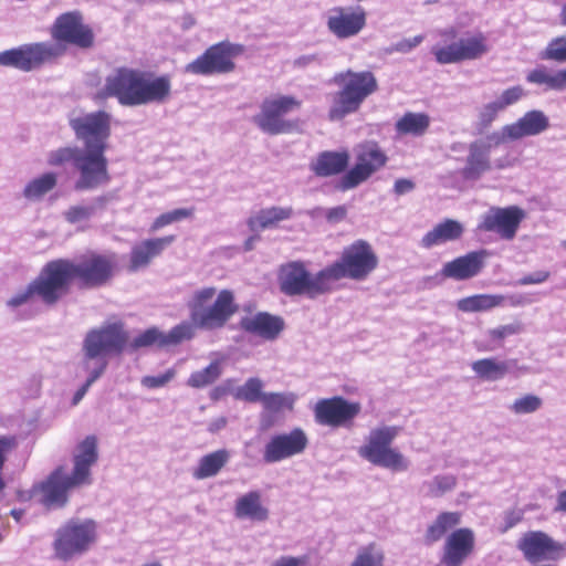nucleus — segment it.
Returning <instances> with one entry per match:
<instances>
[{
	"label": "nucleus",
	"mask_w": 566,
	"mask_h": 566,
	"mask_svg": "<svg viewBox=\"0 0 566 566\" xmlns=\"http://www.w3.org/2000/svg\"><path fill=\"white\" fill-rule=\"evenodd\" d=\"M50 34L54 43H28L0 52V65L30 72L64 55L67 44L90 49L95 39L92 28L84 23L78 11L60 14L51 25Z\"/></svg>",
	"instance_id": "obj_1"
},
{
	"label": "nucleus",
	"mask_w": 566,
	"mask_h": 566,
	"mask_svg": "<svg viewBox=\"0 0 566 566\" xmlns=\"http://www.w3.org/2000/svg\"><path fill=\"white\" fill-rule=\"evenodd\" d=\"M171 86L168 74L157 75L150 71L120 66L106 76L104 86L92 98L102 103L115 97L122 106L130 107L163 104L170 98Z\"/></svg>",
	"instance_id": "obj_2"
},
{
	"label": "nucleus",
	"mask_w": 566,
	"mask_h": 566,
	"mask_svg": "<svg viewBox=\"0 0 566 566\" xmlns=\"http://www.w3.org/2000/svg\"><path fill=\"white\" fill-rule=\"evenodd\" d=\"M49 262L63 296L69 293L72 283L83 290L104 286L118 270L114 252L88 251L75 260L59 258Z\"/></svg>",
	"instance_id": "obj_3"
},
{
	"label": "nucleus",
	"mask_w": 566,
	"mask_h": 566,
	"mask_svg": "<svg viewBox=\"0 0 566 566\" xmlns=\"http://www.w3.org/2000/svg\"><path fill=\"white\" fill-rule=\"evenodd\" d=\"M97 459V439L95 436H87L76 447L72 473L65 475L64 469L59 467L39 485L41 502L48 507L64 506L67 503L70 490L92 483L91 468Z\"/></svg>",
	"instance_id": "obj_4"
},
{
	"label": "nucleus",
	"mask_w": 566,
	"mask_h": 566,
	"mask_svg": "<svg viewBox=\"0 0 566 566\" xmlns=\"http://www.w3.org/2000/svg\"><path fill=\"white\" fill-rule=\"evenodd\" d=\"M332 82L338 91L332 95L328 119L342 120L357 113L365 101L379 90L378 80L371 71H353L350 69L336 73Z\"/></svg>",
	"instance_id": "obj_5"
},
{
	"label": "nucleus",
	"mask_w": 566,
	"mask_h": 566,
	"mask_svg": "<svg viewBox=\"0 0 566 566\" xmlns=\"http://www.w3.org/2000/svg\"><path fill=\"white\" fill-rule=\"evenodd\" d=\"M214 287H203L193 293L189 302L190 318L199 328L213 331L222 328L238 312L234 294L231 290H221L211 305L209 302L216 296Z\"/></svg>",
	"instance_id": "obj_6"
},
{
	"label": "nucleus",
	"mask_w": 566,
	"mask_h": 566,
	"mask_svg": "<svg viewBox=\"0 0 566 566\" xmlns=\"http://www.w3.org/2000/svg\"><path fill=\"white\" fill-rule=\"evenodd\" d=\"M378 264L379 259L371 244L359 239L346 247L340 258L326 266V270L333 285L342 279L364 281L378 268Z\"/></svg>",
	"instance_id": "obj_7"
},
{
	"label": "nucleus",
	"mask_w": 566,
	"mask_h": 566,
	"mask_svg": "<svg viewBox=\"0 0 566 566\" xmlns=\"http://www.w3.org/2000/svg\"><path fill=\"white\" fill-rule=\"evenodd\" d=\"M400 428L384 426L370 430L366 442L359 447L358 454L376 467L394 472L406 471L409 468L408 459L396 448L394 440L398 437Z\"/></svg>",
	"instance_id": "obj_8"
},
{
	"label": "nucleus",
	"mask_w": 566,
	"mask_h": 566,
	"mask_svg": "<svg viewBox=\"0 0 566 566\" xmlns=\"http://www.w3.org/2000/svg\"><path fill=\"white\" fill-rule=\"evenodd\" d=\"M277 280L280 291L287 296L305 295L315 298L333 290L326 268L313 275L302 261L281 265Z\"/></svg>",
	"instance_id": "obj_9"
},
{
	"label": "nucleus",
	"mask_w": 566,
	"mask_h": 566,
	"mask_svg": "<svg viewBox=\"0 0 566 566\" xmlns=\"http://www.w3.org/2000/svg\"><path fill=\"white\" fill-rule=\"evenodd\" d=\"M302 101L293 95L266 97L260 105V112L253 116L254 124L265 134L283 135L301 130L300 119H285L284 116L300 109Z\"/></svg>",
	"instance_id": "obj_10"
},
{
	"label": "nucleus",
	"mask_w": 566,
	"mask_h": 566,
	"mask_svg": "<svg viewBox=\"0 0 566 566\" xmlns=\"http://www.w3.org/2000/svg\"><path fill=\"white\" fill-rule=\"evenodd\" d=\"M443 45L432 48V54L439 64H453L480 59L489 52L488 39L482 32L457 40V30L449 28L440 32Z\"/></svg>",
	"instance_id": "obj_11"
},
{
	"label": "nucleus",
	"mask_w": 566,
	"mask_h": 566,
	"mask_svg": "<svg viewBox=\"0 0 566 566\" xmlns=\"http://www.w3.org/2000/svg\"><path fill=\"white\" fill-rule=\"evenodd\" d=\"M244 46L229 41H221L208 46L192 62L185 66V72L199 76L229 74L235 70L234 60L243 54Z\"/></svg>",
	"instance_id": "obj_12"
},
{
	"label": "nucleus",
	"mask_w": 566,
	"mask_h": 566,
	"mask_svg": "<svg viewBox=\"0 0 566 566\" xmlns=\"http://www.w3.org/2000/svg\"><path fill=\"white\" fill-rule=\"evenodd\" d=\"M128 335L122 323H109L87 332L83 342L84 366L88 369V361L106 360L109 354H120L126 346Z\"/></svg>",
	"instance_id": "obj_13"
},
{
	"label": "nucleus",
	"mask_w": 566,
	"mask_h": 566,
	"mask_svg": "<svg viewBox=\"0 0 566 566\" xmlns=\"http://www.w3.org/2000/svg\"><path fill=\"white\" fill-rule=\"evenodd\" d=\"M96 541V523L93 520L72 518L62 525L53 543L57 558L67 560L86 552Z\"/></svg>",
	"instance_id": "obj_14"
},
{
	"label": "nucleus",
	"mask_w": 566,
	"mask_h": 566,
	"mask_svg": "<svg viewBox=\"0 0 566 566\" xmlns=\"http://www.w3.org/2000/svg\"><path fill=\"white\" fill-rule=\"evenodd\" d=\"M355 165L340 178L343 191L356 188L387 165L388 156L377 142L367 140L355 148Z\"/></svg>",
	"instance_id": "obj_15"
},
{
	"label": "nucleus",
	"mask_w": 566,
	"mask_h": 566,
	"mask_svg": "<svg viewBox=\"0 0 566 566\" xmlns=\"http://www.w3.org/2000/svg\"><path fill=\"white\" fill-rule=\"evenodd\" d=\"M105 151L103 146L97 149H83L81 156L75 158L74 171L77 174L74 182L75 190H94L111 181Z\"/></svg>",
	"instance_id": "obj_16"
},
{
	"label": "nucleus",
	"mask_w": 566,
	"mask_h": 566,
	"mask_svg": "<svg viewBox=\"0 0 566 566\" xmlns=\"http://www.w3.org/2000/svg\"><path fill=\"white\" fill-rule=\"evenodd\" d=\"M517 548L532 564L548 560L556 562L566 555V543L555 541L543 531H530L523 534Z\"/></svg>",
	"instance_id": "obj_17"
},
{
	"label": "nucleus",
	"mask_w": 566,
	"mask_h": 566,
	"mask_svg": "<svg viewBox=\"0 0 566 566\" xmlns=\"http://www.w3.org/2000/svg\"><path fill=\"white\" fill-rule=\"evenodd\" d=\"M360 410L359 402L348 401L340 396L319 399L313 408L315 422L331 428L350 426Z\"/></svg>",
	"instance_id": "obj_18"
},
{
	"label": "nucleus",
	"mask_w": 566,
	"mask_h": 566,
	"mask_svg": "<svg viewBox=\"0 0 566 566\" xmlns=\"http://www.w3.org/2000/svg\"><path fill=\"white\" fill-rule=\"evenodd\" d=\"M76 137L84 142V149H97L101 146L107 149V139L111 136V115L105 111H97L70 122Z\"/></svg>",
	"instance_id": "obj_19"
},
{
	"label": "nucleus",
	"mask_w": 566,
	"mask_h": 566,
	"mask_svg": "<svg viewBox=\"0 0 566 566\" xmlns=\"http://www.w3.org/2000/svg\"><path fill=\"white\" fill-rule=\"evenodd\" d=\"M34 296L50 306L56 304L63 297L50 262L45 263L39 275L23 291L12 296L7 304L11 307H18L28 303Z\"/></svg>",
	"instance_id": "obj_20"
},
{
	"label": "nucleus",
	"mask_w": 566,
	"mask_h": 566,
	"mask_svg": "<svg viewBox=\"0 0 566 566\" xmlns=\"http://www.w3.org/2000/svg\"><path fill=\"white\" fill-rule=\"evenodd\" d=\"M326 25L337 39L358 35L367 25V11L361 6H336L328 11Z\"/></svg>",
	"instance_id": "obj_21"
},
{
	"label": "nucleus",
	"mask_w": 566,
	"mask_h": 566,
	"mask_svg": "<svg viewBox=\"0 0 566 566\" xmlns=\"http://www.w3.org/2000/svg\"><path fill=\"white\" fill-rule=\"evenodd\" d=\"M308 446V438L302 428L271 437L263 450L265 463H276L303 453Z\"/></svg>",
	"instance_id": "obj_22"
},
{
	"label": "nucleus",
	"mask_w": 566,
	"mask_h": 566,
	"mask_svg": "<svg viewBox=\"0 0 566 566\" xmlns=\"http://www.w3.org/2000/svg\"><path fill=\"white\" fill-rule=\"evenodd\" d=\"M474 549L475 534L471 528L453 530L446 537L438 566H462Z\"/></svg>",
	"instance_id": "obj_23"
},
{
	"label": "nucleus",
	"mask_w": 566,
	"mask_h": 566,
	"mask_svg": "<svg viewBox=\"0 0 566 566\" xmlns=\"http://www.w3.org/2000/svg\"><path fill=\"white\" fill-rule=\"evenodd\" d=\"M524 217V211L517 206L491 208L483 216L478 229L484 232H496L501 238L512 240Z\"/></svg>",
	"instance_id": "obj_24"
},
{
	"label": "nucleus",
	"mask_w": 566,
	"mask_h": 566,
	"mask_svg": "<svg viewBox=\"0 0 566 566\" xmlns=\"http://www.w3.org/2000/svg\"><path fill=\"white\" fill-rule=\"evenodd\" d=\"M549 127V119L542 111L526 112L515 123L502 127L501 134H492L491 139L495 145L507 140H517L526 136H535L545 132Z\"/></svg>",
	"instance_id": "obj_25"
},
{
	"label": "nucleus",
	"mask_w": 566,
	"mask_h": 566,
	"mask_svg": "<svg viewBox=\"0 0 566 566\" xmlns=\"http://www.w3.org/2000/svg\"><path fill=\"white\" fill-rule=\"evenodd\" d=\"M489 252L484 249L469 252L447 262L441 270L443 277L464 281L476 276L485 264Z\"/></svg>",
	"instance_id": "obj_26"
},
{
	"label": "nucleus",
	"mask_w": 566,
	"mask_h": 566,
	"mask_svg": "<svg viewBox=\"0 0 566 566\" xmlns=\"http://www.w3.org/2000/svg\"><path fill=\"white\" fill-rule=\"evenodd\" d=\"M176 240L174 234L161 238L147 239L133 247L129 256L128 270L136 272L146 268L151 260L161 254V252Z\"/></svg>",
	"instance_id": "obj_27"
},
{
	"label": "nucleus",
	"mask_w": 566,
	"mask_h": 566,
	"mask_svg": "<svg viewBox=\"0 0 566 566\" xmlns=\"http://www.w3.org/2000/svg\"><path fill=\"white\" fill-rule=\"evenodd\" d=\"M284 319L281 316L268 312H259L253 316L242 317L240 321L243 331L268 340L275 339L284 329Z\"/></svg>",
	"instance_id": "obj_28"
},
{
	"label": "nucleus",
	"mask_w": 566,
	"mask_h": 566,
	"mask_svg": "<svg viewBox=\"0 0 566 566\" xmlns=\"http://www.w3.org/2000/svg\"><path fill=\"white\" fill-rule=\"evenodd\" d=\"M234 516L239 520L252 522H265L270 517V511L262 501V494L258 490L249 491L240 495L233 507Z\"/></svg>",
	"instance_id": "obj_29"
},
{
	"label": "nucleus",
	"mask_w": 566,
	"mask_h": 566,
	"mask_svg": "<svg viewBox=\"0 0 566 566\" xmlns=\"http://www.w3.org/2000/svg\"><path fill=\"white\" fill-rule=\"evenodd\" d=\"M490 149L491 146L481 140H474L469 145L465 165L461 169L464 179L476 180L491 169Z\"/></svg>",
	"instance_id": "obj_30"
},
{
	"label": "nucleus",
	"mask_w": 566,
	"mask_h": 566,
	"mask_svg": "<svg viewBox=\"0 0 566 566\" xmlns=\"http://www.w3.org/2000/svg\"><path fill=\"white\" fill-rule=\"evenodd\" d=\"M349 163V154L343 151H322L312 164V171L318 177H329L344 172Z\"/></svg>",
	"instance_id": "obj_31"
},
{
	"label": "nucleus",
	"mask_w": 566,
	"mask_h": 566,
	"mask_svg": "<svg viewBox=\"0 0 566 566\" xmlns=\"http://www.w3.org/2000/svg\"><path fill=\"white\" fill-rule=\"evenodd\" d=\"M463 231V226L459 221L446 219L422 237L421 245L429 249L448 241L458 240L462 237Z\"/></svg>",
	"instance_id": "obj_32"
},
{
	"label": "nucleus",
	"mask_w": 566,
	"mask_h": 566,
	"mask_svg": "<svg viewBox=\"0 0 566 566\" xmlns=\"http://www.w3.org/2000/svg\"><path fill=\"white\" fill-rule=\"evenodd\" d=\"M461 523L460 512H441L434 521L429 524L423 534V543L431 546L442 539L446 534Z\"/></svg>",
	"instance_id": "obj_33"
},
{
	"label": "nucleus",
	"mask_w": 566,
	"mask_h": 566,
	"mask_svg": "<svg viewBox=\"0 0 566 566\" xmlns=\"http://www.w3.org/2000/svg\"><path fill=\"white\" fill-rule=\"evenodd\" d=\"M431 124L427 113L406 112L396 123L395 130L398 136H423Z\"/></svg>",
	"instance_id": "obj_34"
},
{
	"label": "nucleus",
	"mask_w": 566,
	"mask_h": 566,
	"mask_svg": "<svg viewBox=\"0 0 566 566\" xmlns=\"http://www.w3.org/2000/svg\"><path fill=\"white\" fill-rule=\"evenodd\" d=\"M230 452L226 449H219L203 455L198 465L193 469L192 475L197 480H203L216 476L229 462Z\"/></svg>",
	"instance_id": "obj_35"
},
{
	"label": "nucleus",
	"mask_w": 566,
	"mask_h": 566,
	"mask_svg": "<svg viewBox=\"0 0 566 566\" xmlns=\"http://www.w3.org/2000/svg\"><path fill=\"white\" fill-rule=\"evenodd\" d=\"M293 214L294 210L292 207H270L261 209L249 219L248 223L252 230H265L291 219Z\"/></svg>",
	"instance_id": "obj_36"
},
{
	"label": "nucleus",
	"mask_w": 566,
	"mask_h": 566,
	"mask_svg": "<svg viewBox=\"0 0 566 566\" xmlns=\"http://www.w3.org/2000/svg\"><path fill=\"white\" fill-rule=\"evenodd\" d=\"M506 297L500 294H476L461 298L458 308L465 313L483 312L503 305Z\"/></svg>",
	"instance_id": "obj_37"
},
{
	"label": "nucleus",
	"mask_w": 566,
	"mask_h": 566,
	"mask_svg": "<svg viewBox=\"0 0 566 566\" xmlns=\"http://www.w3.org/2000/svg\"><path fill=\"white\" fill-rule=\"evenodd\" d=\"M527 82L537 85H544L545 90L563 91L566 88V69L549 73L544 66L536 67L528 72Z\"/></svg>",
	"instance_id": "obj_38"
},
{
	"label": "nucleus",
	"mask_w": 566,
	"mask_h": 566,
	"mask_svg": "<svg viewBox=\"0 0 566 566\" xmlns=\"http://www.w3.org/2000/svg\"><path fill=\"white\" fill-rule=\"evenodd\" d=\"M222 359H216L206 368L191 373L187 379V385L191 388L200 389L214 384L222 375Z\"/></svg>",
	"instance_id": "obj_39"
},
{
	"label": "nucleus",
	"mask_w": 566,
	"mask_h": 566,
	"mask_svg": "<svg viewBox=\"0 0 566 566\" xmlns=\"http://www.w3.org/2000/svg\"><path fill=\"white\" fill-rule=\"evenodd\" d=\"M473 371L481 378L486 380H497L505 376L509 371L505 361H497L494 358H482L472 363Z\"/></svg>",
	"instance_id": "obj_40"
},
{
	"label": "nucleus",
	"mask_w": 566,
	"mask_h": 566,
	"mask_svg": "<svg viewBox=\"0 0 566 566\" xmlns=\"http://www.w3.org/2000/svg\"><path fill=\"white\" fill-rule=\"evenodd\" d=\"M57 179L54 172H45L31 180L24 188L23 195L27 199H40L56 186Z\"/></svg>",
	"instance_id": "obj_41"
},
{
	"label": "nucleus",
	"mask_w": 566,
	"mask_h": 566,
	"mask_svg": "<svg viewBox=\"0 0 566 566\" xmlns=\"http://www.w3.org/2000/svg\"><path fill=\"white\" fill-rule=\"evenodd\" d=\"M385 554L375 543L360 548L350 566H384Z\"/></svg>",
	"instance_id": "obj_42"
},
{
	"label": "nucleus",
	"mask_w": 566,
	"mask_h": 566,
	"mask_svg": "<svg viewBox=\"0 0 566 566\" xmlns=\"http://www.w3.org/2000/svg\"><path fill=\"white\" fill-rule=\"evenodd\" d=\"M541 59L559 63L566 62V35L553 38L541 53Z\"/></svg>",
	"instance_id": "obj_43"
},
{
	"label": "nucleus",
	"mask_w": 566,
	"mask_h": 566,
	"mask_svg": "<svg viewBox=\"0 0 566 566\" xmlns=\"http://www.w3.org/2000/svg\"><path fill=\"white\" fill-rule=\"evenodd\" d=\"M193 208H180L158 216L150 226V231L155 232L168 224L187 219L193 216Z\"/></svg>",
	"instance_id": "obj_44"
},
{
	"label": "nucleus",
	"mask_w": 566,
	"mask_h": 566,
	"mask_svg": "<svg viewBox=\"0 0 566 566\" xmlns=\"http://www.w3.org/2000/svg\"><path fill=\"white\" fill-rule=\"evenodd\" d=\"M83 148L78 147H63L51 151L48 158L50 166H61L65 163H72L75 166V158L80 157Z\"/></svg>",
	"instance_id": "obj_45"
},
{
	"label": "nucleus",
	"mask_w": 566,
	"mask_h": 566,
	"mask_svg": "<svg viewBox=\"0 0 566 566\" xmlns=\"http://www.w3.org/2000/svg\"><path fill=\"white\" fill-rule=\"evenodd\" d=\"M261 402L264 409L270 412H280L284 409L293 408V399L279 392L264 394Z\"/></svg>",
	"instance_id": "obj_46"
},
{
	"label": "nucleus",
	"mask_w": 566,
	"mask_h": 566,
	"mask_svg": "<svg viewBox=\"0 0 566 566\" xmlns=\"http://www.w3.org/2000/svg\"><path fill=\"white\" fill-rule=\"evenodd\" d=\"M192 325L188 322H182L172 327L169 333L165 334L166 346L177 345L184 340H189L193 337Z\"/></svg>",
	"instance_id": "obj_47"
},
{
	"label": "nucleus",
	"mask_w": 566,
	"mask_h": 566,
	"mask_svg": "<svg viewBox=\"0 0 566 566\" xmlns=\"http://www.w3.org/2000/svg\"><path fill=\"white\" fill-rule=\"evenodd\" d=\"M151 345H158L160 347L166 346L165 334L159 332L157 328H148L140 335L134 338L133 346L135 348L147 347Z\"/></svg>",
	"instance_id": "obj_48"
},
{
	"label": "nucleus",
	"mask_w": 566,
	"mask_h": 566,
	"mask_svg": "<svg viewBox=\"0 0 566 566\" xmlns=\"http://www.w3.org/2000/svg\"><path fill=\"white\" fill-rule=\"evenodd\" d=\"M262 381L258 378H250L245 381L239 391V397L248 402L262 401L264 394L262 392Z\"/></svg>",
	"instance_id": "obj_49"
},
{
	"label": "nucleus",
	"mask_w": 566,
	"mask_h": 566,
	"mask_svg": "<svg viewBox=\"0 0 566 566\" xmlns=\"http://www.w3.org/2000/svg\"><path fill=\"white\" fill-rule=\"evenodd\" d=\"M542 406V399L535 395H525L516 399L511 406V410L516 415L532 413Z\"/></svg>",
	"instance_id": "obj_50"
},
{
	"label": "nucleus",
	"mask_w": 566,
	"mask_h": 566,
	"mask_svg": "<svg viewBox=\"0 0 566 566\" xmlns=\"http://www.w3.org/2000/svg\"><path fill=\"white\" fill-rule=\"evenodd\" d=\"M18 448V439L15 436H0V474H2V470L4 463L8 459V455L11 454ZM6 486V483L0 475V491H2Z\"/></svg>",
	"instance_id": "obj_51"
},
{
	"label": "nucleus",
	"mask_w": 566,
	"mask_h": 566,
	"mask_svg": "<svg viewBox=\"0 0 566 566\" xmlns=\"http://www.w3.org/2000/svg\"><path fill=\"white\" fill-rule=\"evenodd\" d=\"M107 367V360H101L99 366L91 371L90 377L83 384V386L75 392L73 397V405H77L87 392L88 388L95 382Z\"/></svg>",
	"instance_id": "obj_52"
},
{
	"label": "nucleus",
	"mask_w": 566,
	"mask_h": 566,
	"mask_svg": "<svg viewBox=\"0 0 566 566\" xmlns=\"http://www.w3.org/2000/svg\"><path fill=\"white\" fill-rule=\"evenodd\" d=\"M503 111L497 101H493L483 106L479 114V123L483 128L489 127L497 117L499 113Z\"/></svg>",
	"instance_id": "obj_53"
},
{
	"label": "nucleus",
	"mask_w": 566,
	"mask_h": 566,
	"mask_svg": "<svg viewBox=\"0 0 566 566\" xmlns=\"http://www.w3.org/2000/svg\"><path fill=\"white\" fill-rule=\"evenodd\" d=\"M522 331L520 323L502 325L489 331V336L493 342L502 343L505 338L516 335Z\"/></svg>",
	"instance_id": "obj_54"
},
{
	"label": "nucleus",
	"mask_w": 566,
	"mask_h": 566,
	"mask_svg": "<svg viewBox=\"0 0 566 566\" xmlns=\"http://www.w3.org/2000/svg\"><path fill=\"white\" fill-rule=\"evenodd\" d=\"M93 207L88 206H72L64 212V218L70 223H76L90 219L93 214Z\"/></svg>",
	"instance_id": "obj_55"
},
{
	"label": "nucleus",
	"mask_w": 566,
	"mask_h": 566,
	"mask_svg": "<svg viewBox=\"0 0 566 566\" xmlns=\"http://www.w3.org/2000/svg\"><path fill=\"white\" fill-rule=\"evenodd\" d=\"M176 371L168 369L164 374L158 376H146L142 379V385L149 389H156L166 386L171 379H174Z\"/></svg>",
	"instance_id": "obj_56"
},
{
	"label": "nucleus",
	"mask_w": 566,
	"mask_h": 566,
	"mask_svg": "<svg viewBox=\"0 0 566 566\" xmlns=\"http://www.w3.org/2000/svg\"><path fill=\"white\" fill-rule=\"evenodd\" d=\"M523 95L524 91L521 86H513L503 91L500 98L496 101L502 105L503 109H505L507 106L513 105L520 101Z\"/></svg>",
	"instance_id": "obj_57"
},
{
	"label": "nucleus",
	"mask_w": 566,
	"mask_h": 566,
	"mask_svg": "<svg viewBox=\"0 0 566 566\" xmlns=\"http://www.w3.org/2000/svg\"><path fill=\"white\" fill-rule=\"evenodd\" d=\"M434 488L431 490V494L434 496L449 491L455 486V479L453 476H437L433 481Z\"/></svg>",
	"instance_id": "obj_58"
},
{
	"label": "nucleus",
	"mask_w": 566,
	"mask_h": 566,
	"mask_svg": "<svg viewBox=\"0 0 566 566\" xmlns=\"http://www.w3.org/2000/svg\"><path fill=\"white\" fill-rule=\"evenodd\" d=\"M524 512L522 510H510L504 513V524L500 527L501 533H506L509 530L517 525L523 518Z\"/></svg>",
	"instance_id": "obj_59"
},
{
	"label": "nucleus",
	"mask_w": 566,
	"mask_h": 566,
	"mask_svg": "<svg viewBox=\"0 0 566 566\" xmlns=\"http://www.w3.org/2000/svg\"><path fill=\"white\" fill-rule=\"evenodd\" d=\"M423 39H424L423 35H416L410 39H403L394 44L392 51L399 52V53H408L412 49L418 46L423 41Z\"/></svg>",
	"instance_id": "obj_60"
},
{
	"label": "nucleus",
	"mask_w": 566,
	"mask_h": 566,
	"mask_svg": "<svg viewBox=\"0 0 566 566\" xmlns=\"http://www.w3.org/2000/svg\"><path fill=\"white\" fill-rule=\"evenodd\" d=\"M551 273L548 271H536L524 275L520 280V284L522 285H531V284H539L548 280Z\"/></svg>",
	"instance_id": "obj_61"
},
{
	"label": "nucleus",
	"mask_w": 566,
	"mask_h": 566,
	"mask_svg": "<svg viewBox=\"0 0 566 566\" xmlns=\"http://www.w3.org/2000/svg\"><path fill=\"white\" fill-rule=\"evenodd\" d=\"M415 189V182L410 179L400 178L395 181L394 191L396 195L401 196Z\"/></svg>",
	"instance_id": "obj_62"
},
{
	"label": "nucleus",
	"mask_w": 566,
	"mask_h": 566,
	"mask_svg": "<svg viewBox=\"0 0 566 566\" xmlns=\"http://www.w3.org/2000/svg\"><path fill=\"white\" fill-rule=\"evenodd\" d=\"M346 214H347L346 207L345 206H337V207L331 208L326 212V219L329 222H339V221L345 219Z\"/></svg>",
	"instance_id": "obj_63"
},
{
	"label": "nucleus",
	"mask_w": 566,
	"mask_h": 566,
	"mask_svg": "<svg viewBox=\"0 0 566 566\" xmlns=\"http://www.w3.org/2000/svg\"><path fill=\"white\" fill-rule=\"evenodd\" d=\"M556 511L566 512V489L557 496Z\"/></svg>",
	"instance_id": "obj_64"
}]
</instances>
